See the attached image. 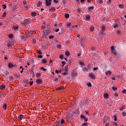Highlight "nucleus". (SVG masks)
<instances>
[{
	"label": "nucleus",
	"mask_w": 126,
	"mask_h": 126,
	"mask_svg": "<svg viewBox=\"0 0 126 126\" xmlns=\"http://www.w3.org/2000/svg\"><path fill=\"white\" fill-rule=\"evenodd\" d=\"M63 72L62 73V75H63L64 76H65L68 72V66H66L65 68L62 67Z\"/></svg>",
	"instance_id": "obj_1"
},
{
	"label": "nucleus",
	"mask_w": 126,
	"mask_h": 126,
	"mask_svg": "<svg viewBox=\"0 0 126 126\" xmlns=\"http://www.w3.org/2000/svg\"><path fill=\"white\" fill-rule=\"evenodd\" d=\"M31 22V19H26L24 21V23L25 24H29Z\"/></svg>",
	"instance_id": "obj_2"
},
{
	"label": "nucleus",
	"mask_w": 126,
	"mask_h": 126,
	"mask_svg": "<svg viewBox=\"0 0 126 126\" xmlns=\"http://www.w3.org/2000/svg\"><path fill=\"white\" fill-rule=\"evenodd\" d=\"M89 76L90 77H91L92 79H95V76L94 74H93V73H90L89 74Z\"/></svg>",
	"instance_id": "obj_3"
},
{
	"label": "nucleus",
	"mask_w": 126,
	"mask_h": 126,
	"mask_svg": "<svg viewBox=\"0 0 126 126\" xmlns=\"http://www.w3.org/2000/svg\"><path fill=\"white\" fill-rule=\"evenodd\" d=\"M81 119L82 120H84L85 122H87L88 121V118H87L84 115H81Z\"/></svg>",
	"instance_id": "obj_4"
},
{
	"label": "nucleus",
	"mask_w": 126,
	"mask_h": 126,
	"mask_svg": "<svg viewBox=\"0 0 126 126\" xmlns=\"http://www.w3.org/2000/svg\"><path fill=\"white\" fill-rule=\"evenodd\" d=\"M56 9H55V7H51L49 9V12H55Z\"/></svg>",
	"instance_id": "obj_5"
},
{
	"label": "nucleus",
	"mask_w": 126,
	"mask_h": 126,
	"mask_svg": "<svg viewBox=\"0 0 126 126\" xmlns=\"http://www.w3.org/2000/svg\"><path fill=\"white\" fill-rule=\"evenodd\" d=\"M8 66L9 68H12V67H14L15 65H14V64H13L11 63H9L8 64Z\"/></svg>",
	"instance_id": "obj_6"
},
{
	"label": "nucleus",
	"mask_w": 126,
	"mask_h": 126,
	"mask_svg": "<svg viewBox=\"0 0 126 126\" xmlns=\"http://www.w3.org/2000/svg\"><path fill=\"white\" fill-rule=\"evenodd\" d=\"M44 34H43V38L45 37V38H47V36H48V31H44Z\"/></svg>",
	"instance_id": "obj_7"
},
{
	"label": "nucleus",
	"mask_w": 126,
	"mask_h": 126,
	"mask_svg": "<svg viewBox=\"0 0 126 126\" xmlns=\"http://www.w3.org/2000/svg\"><path fill=\"white\" fill-rule=\"evenodd\" d=\"M36 82L37 84H41V83H42L43 82V81H42L41 79H37L36 81Z\"/></svg>",
	"instance_id": "obj_8"
},
{
	"label": "nucleus",
	"mask_w": 126,
	"mask_h": 126,
	"mask_svg": "<svg viewBox=\"0 0 126 126\" xmlns=\"http://www.w3.org/2000/svg\"><path fill=\"white\" fill-rule=\"evenodd\" d=\"M95 30V28L94 27V26H91L90 27V31L91 32H94Z\"/></svg>",
	"instance_id": "obj_9"
},
{
	"label": "nucleus",
	"mask_w": 126,
	"mask_h": 126,
	"mask_svg": "<svg viewBox=\"0 0 126 126\" xmlns=\"http://www.w3.org/2000/svg\"><path fill=\"white\" fill-rule=\"evenodd\" d=\"M0 89L1 90H3L5 89V86L4 85H2L0 86Z\"/></svg>",
	"instance_id": "obj_10"
},
{
	"label": "nucleus",
	"mask_w": 126,
	"mask_h": 126,
	"mask_svg": "<svg viewBox=\"0 0 126 126\" xmlns=\"http://www.w3.org/2000/svg\"><path fill=\"white\" fill-rule=\"evenodd\" d=\"M31 16H32V17H35V16H37V14H36V12H33L32 13Z\"/></svg>",
	"instance_id": "obj_11"
},
{
	"label": "nucleus",
	"mask_w": 126,
	"mask_h": 126,
	"mask_svg": "<svg viewBox=\"0 0 126 126\" xmlns=\"http://www.w3.org/2000/svg\"><path fill=\"white\" fill-rule=\"evenodd\" d=\"M105 75L106 76L111 75V71H108L106 72H105Z\"/></svg>",
	"instance_id": "obj_12"
},
{
	"label": "nucleus",
	"mask_w": 126,
	"mask_h": 126,
	"mask_svg": "<svg viewBox=\"0 0 126 126\" xmlns=\"http://www.w3.org/2000/svg\"><path fill=\"white\" fill-rule=\"evenodd\" d=\"M41 5H42V2L39 1L37 2V7H40V6H41Z\"/></svg>",
	"instance_id": "obj_13"
},
{
	"label": "nucleus",
	"mask_w": 126,
	"mask_h": 126,
	"mask_svg": "<svg viewBox=\"0 0 126 126\" xmlns=\"http://www.w3.org/2000/svg\"><path fill=\"white\" fill-rule=\"evenodd\" d=\"M105 34V32L103 31H101L100 32H99L98 35H103Z\"/></svg>",
	"instance_id": "obj_14"
},
{
	"label": "nucleus",
	"mask_w": 126,
	"mask_h": 126,
	"mask_svg": "<svg viewBox=\"0 0 126 126\" xmlns=\"http://www.w3.org/2000/svg\"><path fill=\"white\" fill-rule=\"evenodd\" d=\"M42 29H43V31H46L47 30H46V25H43L41 27Z\"/></svg>",
	"instance_id": "obj_15"
},
{
	"label": "nucleus",
	"mask_w": 126,
	"mask_h": 126,
	"mask_svg": "<svg viewBox=\"0 0 126 126\" xmlns=\"http://www.w3.org/2000/svg\"><path fill=\"white\" fill-rule=\"evenodd\" d=\"M83 71H84V72H89V69L88 68H86V67H85V68H84L83 69Z\"/></svg>",
	"instance_id": "obj_16"
},
{
	"label": "nucleus",
	"mask_w": 126,
	"mask_h": 126,
	"mask_svg": "<svg viewBox=\"0 0 126 126\" xmlns=\"http://www.w3.org/2000/svg\"><path fill=\"white\" fill-rule=\"evenodd\" d=\"M109 97V95L108 94H104V98H107Z\"/></svg>",
	"instance_id": "obj_17"
},
{
	"label": "nucleus",
	"mask_w": 126,
	"mask_h": 126,
	"mask_svg": "<svg viewBox=\"0 0 126 126\" xmlns=\"http://www.w3.org/2000/svg\"><path fill=\"white\" fill-rule=\"evenodd\" d=\"M33 34V32H30L28 33L29 37H31Z\"/></svg>",
	"instance_id": "obj_18"
},
{
	"label": "nucleus",
	"mask_w": 126,
	"mask_h": 126,
	"mask_svg": "<svg viewBox=\"0 0 126 126\" xmlns=\"http://www.w3.org/2000/svg\"><path fill=\"white\" fill-rule=\"evenodd\" d=\"M112 53L113 54H114L115 56H117V51H116V49L115 50H114L113 51H112Z\"/></svg>",
	"instance_id": "obj_19"
},
{
	"label": "nucleus",
	"mask_w": 126,
	"mask_h": 126,
	"mask_svg": "<svg viewBox=\"0 0 126 126\" xmlns=\"http://www.w3.org/2000/svg\"><path fill=\"white\" fill-rule=\"evenodd\" d=\"M76 11L79 13V14H80L81 13V10L80 9H79V8H78L76 10Z\"/></svg>",
	"instance_id": "obj_20"
},
{
	"label": "nucleus",
	"mask_w": 126,
	"mask_h": 126,
	"mask_svg": "<svg viewBox=\"0 0 126 126\" xmlns=\"http://www.w3.org/2000/svg\"><path fill=\"white\" fill-rule=\"evenodd\" d=\"M42 62L43 63H47V60L46 59H44L42 60Z\"/></svg>",
	"instance_id": "obj_21"
},
{
	"label": "nucleus",
	"mask_w": 126,
	"mask_h": 126,
	"mask_svg": "<svg viewBox=\"0 0 126 126\" xmlns=\"http://www.w3.org/2000/svg\"><path fill=\"white\" fill-rule=\"evenodd\" d=\"M41 70H43V71H47V69L44 68V67H41L40 68Z\"/></svg>",
	"instance_id": "obj_22"
},
{
	"label": "nucleus",
	"mask_w": 126,
	"mask_h": 126,
	"mask_svg": "<svg viewBox=\"0 0 126 126\" xmlns=\"http://www.w3.org/2000/svg\"><path fill=\"white\" fill-rule=\"evenodd\" d=\"M65 55L67 56V57H68V56H69L70 55V53H69V51H66V52H65Z\"/></svg>",
	"instance_id": "obj_23"
},
{
	"label": "nucleus",
	"mask_w": 126,
	"mask_h": 126,
	"mask_svg": "<svg viewBox=\"0 0 126 126\" xmlns=\"http://www.w3.org/2000/svg\"><path fill=\"white\" fill-rule=\"evenodd\" d=\"M40 76H41V73H37L36 74V77H40Z\"/></svg>",
	"instance_id": "obj_24"
},
{
	"label": "nucleus",
	"mask_w": 126,
	"mask_h": 126,
	"mask_svg": "<svg viewBox=\"0 0 126 126\" xmlns=\"http://www.w3.org/2000/svg\"><path fill=\"white\" fill-rule=\"evenodd\" d=\"M9 38H10V39H12V38H13V34L10 33L9 34Z\"/></svg>",
	"instance_id": "obj_25"
},
{
	"label": "nucleus",
	"mask_w": 126,
	"mask_h": 126,
	"mask_svg": "<svg viewBox=\"0 0 126 126\" xmlns=\"http://www.w3.org/2000/svg\"><path fill=\"white\" fill-rule=\"evenodd\" d=\"M74 76H78V74L76 73H75L74 74H73V76L72 77V79H74Z\"/></svg>",
	"instance_id": "obj_26"
},
{
	"label": "nucleus",
	"mask_w": 126,
	"mask_h": 126,
	"mask_svg": "<svg viewBox=\"0 0 126 126\" xmlns=\"http://www.w3.org/2000/svg\"><path fill=\"white\" fill-rule=\"evenodd\" d=\"M101 30H102V31H105V26H101Z\"/></svg>",
	"instance_id": "obj_27"
},
{
	"label": "nucleus",
	"mask_w": 126,
	"mask_h": 126,
	"mask_svg": "<svg viewBox=\"0 0 126 126\" xmlns=\"http://www.w3.org/2000/svg\"><path fill=\"white\" fill-rule=\"evenodd\" d=\"M89 10H94V6H89L88 7Z\"/></svg>",
	"instance_id": "obj_28"
},
{
	"label": "nucleus",
	"mask_w": 126,
	"mask_h": 126,
	"mask_svg": "<svg viewBox=\"0 0 126 126\" xmlns=\"http://www.w3.org/2000/svg\"><path fill=\"white\" fill-rule=\"evenodd\" d=\"M97 2L98 3H99L102 4V3H103V1L102 0H97Z\"/></svg>",
	"instance_id": "obj_29"
},
{
	"label": "nucleus",
	"mask_w": 126,
	"mask_h": 126,
	"mask_svg": "<svg viewBox=\"0 0 126 126\" xmlns=\"http://www.w3.org/2000/svg\"><path fill=\"white\" fill-rule=\"evenodd\" d=\"M56 126H64V125H62L61 123H58L57 124H56Z\"/></svg>",
	"instance_id": "obj_30"
},
{
	"label": "nucleus",
	"mask_w": 126,
	"mask_h": 126,
	"mask_svg": "<svg viewBox=\"0 0 126 126\" xmlns=\"http://www.w3.org/2000/svg\"><path fill=\"white\" fill-rule=\"evenodd\" d=\"M62 125H63V124L65 123L63 119H61V123H60Z\"/></svg>",
	"instance_id": "obj_31"
},
{
	"label": "nucleus",
	"mask_w": 126,
	"mask_h": 126,
	"mask_svg": "<svg viewBox=\"0 0 126 126\" xmlns=\"http://www.w3.org/2000/svg\"><path fill=\"white\" fill-rule=\"evenodd\" d=\"M6 16V12H4L2 15L1 17H5Z\"/></svg>",
	"instance_id": "obj_32"
},
{
	"label": "nucleus",
	"mask_w": 126,
	"mask_h": 126,
	"mask_svg": "<svg viewBox=\"0 0 126 126\" xmlns=\"http://www.w3.org/2000/svg\"><path fill=\"white\" fill-rule=\"evenodd\" d=\"M122 33L121 30H119L117 31V34L118 35H121V33Z\"/></svg>",
	"instance_id": "obj_33"
},
{
	"label": "nucleus",
	"mask_w": 126,
	"mask_h": 126,
	"mask_svg": "<svg viewBox=\"0 0 126 126\" xmlns=\"http://www.w3.org/2000/svg\"><path fill=\"white\" fill-rule=\"evenodd\" d=\"M6 107H7L6 103L4 104V105L3 106V108L4 110H6Z\"/></svg>",
	"instance_id": "obj_34"
},
{
	"label": "nucleus",
	"mask_w": 126,
	"mask_h": 126,
	"mask_svg": "<svg viewBox=\"0 0 126 126\" xmlns=\"http://www.w3.org/2000/svg\"><path fill=\"white\" fill-rule=\"evenodd\" d=\"M51 1H52V0H49L48 1V5H50L51 4Z\"/></svg>",
	"instance_id": "obj_35"
},
{
	"label": "nucleus",
	"mask_w": 126,
	"mask_h": 126,
	"mask_svg": "<svg viewBox=\"0 0 126 126\" xmlns=\"http://www.w3.org/2000/svg\"><path fill=\"white\" fill-rule=\"evenodd\" d=\"M88 123H84L82 124V126H88Z\"/></svg>",
	"instance_id": "obj_36"
},
{
	"label": "nucleus",
	"mask_w": 126,
	"mask_h": 126,
	"mask_svg": "<svg viewBox=\"0 0 126 126\" xmlns=\"http://www.w3.org/2000/svg\"><path fill=\"white\" fill-rule=\"evenodd\" d=\"M54 37V35H50L49 36V38L50 39H53Z\"/></svg>",
	"instance_id": "obj_37"
},
{
	"label": "nucleus",
	"mask_w": 126,
	"mask_h": 126,
	"mask_svg": "<svg viewBox=\"0 0 126 126\" xmlns=\"http://www.w3.org/2000/svg\"><path fill=\"white\" fill-rule=\"evenodd\" d=\"M119 7H120L121 9H123L124 7V5H123V4H120V5H119Z\"/></svg>",
	"instance_id": "obj_38"
},
{
	"label": "nucleus",
	"mask_w": 126,
	"mask_h": 126,
	"mask_svg": "<svg viewBox=\"0 0 126 126\" xmlns=\"http://www.w3.org/2000/svg\"><path fill=\"white\" fill-rule=\"evenodd\" d=\"M36 52L39 54V55H42V52H41V50H36Z\"/></svg>",
	"instance_id": "obj_39"
},
{
	"label": "nucleus",
	"mask_w": 126,
	"mask_h": 126,
	"mask_svg": "<svg viewBox=\"0 0 126 126\" xmlns=\"http://www.w3.org/2000/svg\"><path fill=\"white\" fill-rule=\"evenodd\" d=\"M2 8H3V9H5V8H6V5L5 4L2 5Z\"/></svg>",
	"instance_id": "obj_40"
},
{
	"label": "nucleus",
	"mask_w": 126,
	"mask_h": 126,
	"mask_svg": "<svg viewBox=\"0 0 126 126\" xmlns=\"http://www.w3.org/2000/svg\"><path fill=\"white\" fill-rule=\"evenodd\" d=\"M62 64H63V67L64 66V65L66 64V62L64 61H62Z\"/></svg>",
	"instance_id": "obj_41"
},
{
	"label": "nucleus",
	"mask_w": 126,
	"mask_h": 126,
	"mask_svg": "<svg viewBox=\"0 0 126 126\" xmlns=\"http://www.w3.org/2000/svg\"><path fill=\"white\" fill-rule=\"evenodd\" d=\"M65 18L68 19L69 18V15L68 14H66L65 15Z\"/></svg>",
	"instance_id": "obj_42"
},
{
	"label": "nucleus",
	"mask_w": 126,
	"mask_h": 126,
	"mask_svg": "<svg viewBox=\"0 0 126 126\" xmlns=\"http://www.w3.org/2000/svg\"><path fill=\"white\" fill-rule=\"evenodd\" d=\"M125 109V106H123L121 108H120V111H123L124 109Z\"/></svg>",
	"instance_id": "obj_43"
},
{
	"label": "nucleus",
	"mask_w": 126,
	"mask_h": 126,
	"mask_svg": "<svg viewBox=\"0 0 126 126\" xmlns=\"http://www.w3.org/2000/svg\"><path fill=\"white\" fill-rule=\"evenodd\" d=\"M111 51L112 52H113V51L115 50V47L114 46H112L111 47Z\"/></svg>",
	"instance_id": "obj_44"
},
{
	"label": "nucleus",
	"mask_w": 126,
	"mask_h": 126,
	"mask_svg": "<svg viewBox=\"0 0 126 126\" xmlns=\"http://www.w3.org/2000/svg\"><path fill=\"white\" fill-rule=\"evenodd\" d=\"M71 23H68V24L66 25V26H67L68 28H70V27H71Z\"/></svg>",
	"instance_id": "obj_45"
},
{
	"label": "nucleus",
	"mask_w": 126,
	"mask_h": 126,
	"mask_svg": "<svg viewBox=\"0 0 126 126\" xmlns=\"http://www.w3.org/2000/svg\"><path fill=\"white\" fill-rule=\"evenodd\" d=\"M86 19L87 20H89L90 19V16H87L86 17Z\"/></svg>",
	"instance_id": "obj_46"
},
{
	"label": "nucleus",
	"mask_w": 126,
	"mask_h": 126,
	"mask_svg": "<svg viewBox=\"0 0 126 126\" xmlns=\"http://www.w3.org/2000/svg\"><path fill=\"white\" fill-rule=\"evenodd\" d=\"M7 47H11V43H9V42H8L7 43Z\"/></svg>",
	"instance_id": "obj_47"
},
{
	"label": "nucleus",
	"mask_w": 126,
	"mask_h": 126,
	"mask_svg": "<svg viewBox=\"0 0 126 126\" xmlns=\"http://www.w3.org/2000/svg\"><path fill=\"white\" fill-rule=\"evenodd\" d=\"M92 86V85L90 82L88 84V87H91Z\"/></svg>",
	"instance_id": "obj_48"
},
{
	"label": "nucleus",
	"mask_w": 126,
	"mask_h": 126,
	"mask_svg": "<svg viewBox=\"0 0 126 126\" xmlns=\"http://www.w3.org/2000/svg\"><path fill=\"white\" fill-rule=\"evenodd\" d=\"M19 119H20V120H22V119H23V115H20V116H19Z\"/></svg>",
	"instance_id": "obj_49"
},
{
	"label": "nucleus",
	"mask_w": 126,
	"mask_h": 126,
	"mask_svg": "<svg viewBox=\"0 0 126 126\" xmlns=\"http://www.w3.org/2000/svg\"><path fill=\"white\" fill-rule=\"evenodd\" d=\"M13 29L14 30H17V29H18V26L14 27Z\"/></svg>",
	"instance_id": "obj_50"
},
{
	"label": "nucleus",
	"mask_w": 126,
	"mask_h": 126,
	"mask_svg": "<svg viewBox=\"0 0 126 126\" xmlns=\"http://www.w3.org/2000/svg\"><path fill=\"white\" fill-rule=\"evenodd\" d=\"M63 68H60V70L59 71L60 73H62L63 72Z\"/></svg>",
	"instance_id": "obj_51"
},
{
	"label": "nucleus",
	"mask_w": 126,
	"mask_h": 126,
	"mask_svg": "<svg viewBox=\"0 0 126 126\" xmlns=\"http://www.w3.org/2000/svg\"><path fill=\"white\" fill-rule=\"evenodd\" d=\"M122 93L126 94V89H124L123 90V91H122Z\"/></svg>",
	"instance_id": "obj_52"
},
{
	"label": "nucleus",
	"mask_w": 126,
	"mask_h": 126,
	"mask_svg": "<svg viewBox=\"0 0 126 126\" xmlns=\"http://www.w3.org/2000/svg\"><path fill=\"white\" fill-rule=\"evenodd\" d=\"M126 112H122V116H126Z\"/></svg>",
	"instance_id": "obj_53"
},
{
	"label": "nucleus",
	"mask_w": 126,
	"mask_h": 126,
	"mask_svg": "<svg viewBox=\"0 0 126 126\" xmlns=\"http://www.w3.org/2000/svg\"><path fill=\"white\" fill-rule=\"evenodd\" d=\"M29 6H29V5L25 6V9H28V8H29Z\"/></svg>",
	"instance_id": "obj_54"
},
{
	"label": "nucleus",
	"mask_w": 126,
	"mask_h": 126,
	"mask_svg": "<svg viewBox=\"0 0 126 126\" xmlns=\"http://www.w3.org/2000/svg\"><path fill=\"white\" fill-rule=\"evenodd\" d=\"M33 81H31L30 82V85H33Z\"/></svg>",
	"instance_id": "obj_55"
},
{
	"label": "nucleus",
	"mask_w": 126,
	"mask_h": 126,
	"mask_svg": "<svg viewBox=\"0 0 126 126\" xmlns=\"http://www.w3.org/2000/svg\"><path fill=\"white\" fill-rule=\"evenodd\" d=\"M112 89L114 91H116L117 89L116 87H112Z\"/></svg>",
	"instance_id": "obj_56"
},
{
	"label": "nucleus",
	"mask_w": 126,
	"mask_h": 126,
	"mask_svg": "<svg viewBox=\"0 0 126 126\" xmlns=\"http://www.w3.org/2000/svg\"><path fill=\"white\" fill-rule=\"evenodd\" d=\"M9 75V72H8V71H6L5 73L6 76H7V75Z\"/></svg>",
	"instance_id": "obj_57"
},
{
	"label": "nucleus",
	"mask_w": 126,
	"mask_h": 126,
	"mask_svg": "<svg viewBox=\"0 0 126 126\" xmlns=\"http://www.w3.org/2000/svg\"><path fill=\"white\" fill-rule=\"evenodd\" d=\"M58 80H59V79H58V78H56L55 79V80H54V81H55V82H57L58 81Z\"/></svg>",
	"instance_id": "obj_58"
},
{
	"label": "nucleus",
	"mask_w": 126,
	"mask_h": 126,
	"mask_svg": "<svg viewBox=\"0 0 126 126\" xmlns=\"http://www.w3.org/2000/svg\"><path fill=\"white\" fill-rule=\"evenodd\" d=\"M114 28H118V27H119V26H118V24H115V25H114Z\"/></svg>",
	"instance_id": "obj_59"
},
{
	"label": "nucleus",
	"mask_w": 126,
	"mask_h": 126,
	"mask_svg": "<svg viewBox=\"0 0 126 126\" xmlns=\"http://www.w3.org/2000/svg\"><path fill=\"white\" fill-rule=\"evenodd\" d=\"M60 58L61 59H63V55H61Z\"/></svg>",
	"instance_id": "obj_60"
},
{
	"label": "nucleus",
	"mask_w": 126,
	"mask_h": 126,
	"mask_svg": "<svg viewBox=\"0 0 126 126\" xmlns=\"http://www.w3.org/2000/svg\"><path fill=\"white\" fill-rule=\"evenodd\" d=\"M64 89V87L61 86V87H60V88H59L58 89H59V90H62V89Z\"/></svg>",
	"instance_id": "obj_61"
},
{
	"label": "nucleus",
	"mask_w": 126,
	"mask_h": 126,
	"mask_svg": "<svg viewBox=\"0 0 126 126\" xmlns=\"http://www.w3.org/2000/svg\"><path fill=\"white\" fill-rule=\"evenodd\" d=\"M98 69V67H94L93 68V70H97Z\"/></svg>",
	"instance_id": "obj_62"
},
{
	"label": "nucleus",
	"mask_w": 126,
	"mask_h": 126,
	"mask_svg": "<svg viewBox=\"0 0 126 126\" xmlns=\"http://www.w3.org/2000/svg\"><path fill=\"white\" fill-rule=\"evenodd\" d=\"M57 47H58V48H60L62 47V46H61V45L59 44V45H57Z\"/></svg>",
	"instance_id": "obj_63"
},
{
	"label": "nucleus",
	"mask_w": 126,
	"mask_h": 126,
	"mask_svg": "<svg viewBox=\"0 0 126 126\" xmlns=\"http://www.w3.org/2000/svg\"><path fill=\"white\" fill-rule=\"evenodd\" d=\"M32 41H33V44H35V43H36V39H32Z\"/></svg>",
	"instance_id": "obj_64"
}]
</instances>
